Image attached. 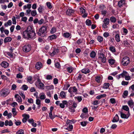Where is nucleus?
Instances as JSON below:
<instances>
[{"label":"nucleus","instance_id":"21","mask_svg":"<svg viewBox=\"0 0 134 134\" xmlns=\"http://www.w3.org/2000/svg\"><path fill=\"white\" fill-rule=\"evenodd\" d=\"M40 98L41 100H43L45 99L46 98V96L45 93L44 92H41L39 94Z\"/></svg>","mask_w":134,"mask_h":134},{"label":"nucleus","instance_id":"32","mask_svg":"<svg viewBox=\"0 0 134 134\" xmlns=\"http://www.w3.org/2000/svg\"><path fill=\"white\" fill-rule=\"evenodd\" d=\"M46 89L48 90H53L54 88V86L52 85H50L49 86H46Z\"/></svg>","mask_w":134,"mask_h":134},{"label":"nucleus","instance_id":"51","mask_svg":"<svg viewBox=\"0 0 134 134\" xmlns=\"http://www.w3.org/2000/svg\"><path fill=\"white\" fill-rule=\"evenodd\" d=\"M69 86L70 85L69 84H66L64 85V87L63 88V90H67Z\"/></svg>","mask_w":134,"mask_h":134},{"label":"nucleus","instance_id":"24","mask_svg":"<svg viewBox=\"0 0 134 134\" xmlns=\"http://www.w3.org/2000/svg\"><path fill=\"white\" fill-rule=\"evenodd\" d=\"M125 4V1L124 0H121L118 2V5L119 7H120L123 6Z\"/></svg>","mask_w":134,"mask_h":134},{"label":"nucleus","instance_id":"61","mask_svg":"<svg viewBox=\"0 0 134 134\" xmlns=\"http://www.w3.org/2000/svg\"><path fill=\"white\" fill-rule=\"evenodd\" d=\"M46 5L47 7L49 9H51L52 7V5L49 2H48L46 3Z\"/></svg>","mask_w":134,"mask_h":134},{"label":"nucleus","instance_id":"63","mask_svg":"<svg viewBox=\"0 0 134 134\" xmlns=\"http://www.w3.org/2000/svg\"><path fill=\"white\" fill-rule=\"evenodd\" d=\"M55 66L57 68L59 69L60 67V63L58 62L56 63L55 64Z\"/></svg>","mask_w":134,"mask_h":134},{"label":"nucleus","instance_id":"31","mask_svg":"<svg viewBox=\"0 0 134 134\" xmlns=\"http://www.w3.org/2000/svg\"><path fill=\"white\" fill-rule=\"evenodd\" d=\"M88 116V113H83L82 114L80 115V117L82 118H87Z\"/></svg>","mask_w":134,"mask_h":134},{"label":"nucleus","instance_id":"44","mask_svg":"<svg viewBox=\"0 0 134 134\" xmlns=\"http://www.w3.org/2000/svg\"><path fill=\"white\" fill-rule=\"evenodd\" d=\"M105 8V6L103 4H100L99 6V8L102 10H103Z\"/></svg>","mask_w":134,"mask_h":134},{"label":"nucleus","instance_id":"52","mask_svg":"<svg viewBox=\"0 0 134 134\" xmlns=\"http://www.w3.org/2000/svg\"><path fill=\"white\" fill-rule=\"evenodd\" d=\"M124 43L125 46L126 47H128L130 46V44L127 40L124 41Z\"/></svg>","mask_w":134,"mask_h":134},{"label":"nucleus","instance_id":"48","mask_svg":"<svg viewBox=\"0 0 134 134\" xmlns=\"http://www.w3.org/2000/svg\"><path fill=\"white\" fill-rule=\"evenodd\" d=\"M31 10L30 9H28L27 10L25 13L26 15H29L30 14H31Z\"/></svg>","mask_w":134,"mask_h":134},{"label":"nucleus","instance_id":"5","mask_svg":"<svg viewBox=\"0 0 134 134\" xmlns=\"http://www.w3.org/2000/svg\"><path fill=\"white\" fill-rule=\"evenodd\" d=\"M130 62V59L129 58L126 56L124 57L121 60V63L124 66L127 65L129 64Z\"/></svg>","mask_w":134,"mask_h":134},{"label":"nucleus","instance_id":"19","mask_svg":"<svg viewBox=\"0 0 134 134\" xmlns=\"http://www.w3.org/2000/svg\"><path fill=\"white\" fill-rule=\"evenodd\" d=\"M26 80L28 82L31 84L34 81L33 80L32 77L31 76H27L26 77Z\"/></svg>","mask_w":134,"mask_h":134},{"label":"nucleus","instance_id":"41","mask_svg":"<svg viewBox=\"0 0 134 134\" xmlns=\"http://www.w3.org/2000/svg\"><path fill=\"white\" fill-rule=\"evenodd\" d=\"M74 98L75 100H76L79 102H80L82 100V97L81 96L75 97Z\"/></svg>","mask_w":134,"mask_h":134},{"label":"nucleus","instance_id":"56","mask_svg":"<svg viewBox=\"0 0 134 134\" xmlns=\"http://www.w3.org/2000/svg\"><path fill=\"white\" fill-rule=\"evenodd\" d=\"M97 39L99 42H101L103 41V37L101 36H98L97 37Z\"/></svg>","mask_w":134,"mask_h":134},{"label":"nucleus","instance_id":"27","mask_svg":"<svg viewBox=\"0 0 134 134\" xmlns=\"http://www.w3.org/2000/svg\"><path fill=\"white\" fill-rule=\"evenodd\" d=\"M12 112L13 114V116L14 117L17 114V112L16 111L15 108H12Z\"/></svg>","mask_w":134,"mask_h":134},{"label":"nucleus","instance_id":"46","mask_svg":"<svg viewBox=\"0 0 134 134\" xmlns=\"http://www.w3.org/2000/svg\"><path fill=\"white\" fill-rule=\"evenodd\" d=\"M122 108L126 111H129V108L127 105L123 106L122 107Z\"/></svg>","mask_w":134,"mask_h":134},{"label":"nucleus","instance_id":"58","mask_svg":"<svg viewBox=\"0 0 134 134\" xmlns=\"http://www.w3.org/2000/svg\"><path fill=\"white\" fill-rule=\"evenodd\" d=\"M24 132V130L22 129H20L18 130L16 132V134H23Z\"/></svg>","mask_w":134,"mask_h":134},{"label":"nucleus","instance_id":"36","mask_svg":"<svg viewBox=\"0 0 134 134\" xmlns=\"http://www.w3.org/2000/svg\"><path fill=\"white\" fill-rule=\"evenodd\" d=\"M60 96L63 98H65L66 96V94L63 91H62L60 94Z\"/></svg>","mask_w":134,"mask_h":134},{"label":"nucleus","instance_id":"54","mask_svg":"<svg viewBox=\"0 0 134 134\" xmlns=\"http://www.w3.org/2000/svg\"><path fill=\"white\" fill-rule=\"evenodd\" d=\"M23 76L21 75V74L19 73L17 74L16 75V77L18 79H22L23 78Z\"/></svg>","mask_w":134,"mask_h":134},{"label":"nucleus","instance_id":"62","mask_svg":"<svg viewBox=\"0 0 134 134\" xmlns=\"http://www.w3.org/2000/svg\"><path fill=\"white\" fill-rule=\"evenodd\" d=\"M80 12L82 14H84L85 12V10L82 7H81L80 9Z\"/></svg>","mask_w":134,"mask_h":134},{"label":"nucleus","instance_id":"11","mask_svg":"<svg viewBox=\"0 0 134 134\" xmlns=\"http://www.w3.org/2000/svg\"><path fill=\"white\" fill-rule=\"evenodd\" d=\"M120 113L121 117L124 119H128L130 115L129 111H128L127 115L123 113L122 112H120Z\"/></svg>","mask_w":134,"mask_h":134},{"label":"nucleus","instance_id":"64","mask_svg":"<svg viewBox=\"0 0 134 134\" xmlns=\"http://www.w3.org/2000/svg\"><path fill=\"white\" fill-rule=\"evenodd\" d=\"M125 79L126 80L129 81L131 80V77L129 75H127L125 77Z\"/></svg>","mask_w":134,"mask_h":134},{"label":"nucleus","instance_id":"7","mask_svg":"<svg viewBox=\"0 0 134 134\" xmlns=\"http://www.w3.org/2000/svg\"><path fill=\"white\" fill-rule=\"evenodd\" d=\"M77 81H83L85 80V75L82 74H79L75 76Z\"/></svg>","mask_w":134,"mask_h":134},{"label":"nucleus","instance_id":"15","mask_svg":"<svg viewBox=\"0 0 134 134\" xmlns=\"http://www.w3.org/2000/svg\"><path fill=\"white\" fill-rule=\"evenodd\" d=\"M35 68L37 70H40L42 67V64L40 62H38L35 65Z\"/></svg>","mask_w":134,"mask_h":134},{"label":"nucleus","instance_id":"1","mask_svg":"<svg viewBox=\"0 0 134 134\" xmlns=\"http://www.w3.org/2000/svg\"><path fill=\"white\" fill-rule=\"evenodd\" d=\"M23 37L26 39L30 38L34 39L35 38L36 34L33 29L31 26H29L22 34Z\"/></svg>","mask_w":134,"mask_h":134},{"label":"nucleus","instance_id":"22","mask_svg":"<svg viewBox=\"0 0 134 134\" xmlns=\"http://www.w3.org/2000/svg\"><path fill=\"white\" fill-rule=\"evenodd\" d=\"M127 103L128 105L131 108H132L134 106V102L131 99L128 101Z\"/></svg>","mask_w":134,"mask_h":134},{"label":"nucleus","instance_id":"20","mask_svg":"<svg viewBox=\"0 0 134 134\" xmlns=\"http://www.w3.org/2000/svg\"><path fill=\"white\" fill-rule=\"evenodd\" d=\"M81 71L83 73L87 74L90 72V70L88 68H85L82 70Z\"/></svg>","mask_w":134,"mask_h":134},{"label":"nucleus","instance_id":"23","mask_svg":"<svg viewBox=\"0 0 134 134\" xmlns=\"http://www.w3.org/2000/svg\"><path fill=\"white\" fill-rule=\"evenodd\" d=\"M119 117L118 115L116 114L115 116L113 118L112 121L113 122H117L119 120Z\"/></svg>","mask_w":134,"mask_h":134},{"label":"nucleus","instance_id":"45","mask_svg":"<svg viewBox=\"0 0 134 134\" xmlns=\"http://www.w3.org/2000/svg\"><path fill=\"white\" fill-rule=\"evenodd\" d=\"M49 116L50 118L52 120L53 119L55 118V116H54V115H53L52 112H49Z\"/></svg>","mask_w":134,"mask_h":134},{"label":"nucleus","instance_id":"30","mask_svg":"<svg viewBox=\"0 0 134 134\" xmlns=\"http://www.w3.org/2000/svg\"><path fill=\"white\" fill-rule=\"evenodd\" d=\"M109 49L110 51L113 53H114L116 51L115 47L113 46L110 47L109 48Z\"/></svg>","mask_w":134,"mask_h":134},{"label":"nucleus","instance_id":"25","mask_svg":"<svg viewBox=\"0 0 134 134\" xmlns=\"http://www.w3.org/2000/svg\"><path fill=\"white\" fill-rule=\"evenodd\" d=\"M12 24V21L11 20H8L7 22L4 24V26L5 27H7L8 26H10Z\"/></svg>","mask_w":134,"mask_h":134},{"label":"nucleus","instance_id":"35","mask_svg":"<svg viewBox=\"0 0 134 134\" xmlns=\"http://www.w3.org/2000/svg\"><path fill=\"white\" fill-rule=\"evenodd\" d=\"M74 68L71 66L68 67L67 68L68 71L69 73L72 72L74 70Z\"/></svg>","mask_w":134,"mask_h":134},{"label":"nucleus","instance_id":"4","mask_svg":"<svg viewBox=\"0 0 134 134\" xmlns=\"http://www.w3.org/2000/svg\"><path fill=\"white\" fill-rule=\"evenodd\" d=\"M35 85L37 88L40 89H44V85L40 79H38L35 82Z\"/></svg>","mask_w":134,"mask_h":134},{"label":"nucleus","instance_id":"57","mask_svg":"<svg viewBox=\"0 0 134 134\" xmlns=\"http://www.w3.org/2000/svg\"><path fill=\"white\" fill-rule=\"evenodd\" d=\"M14 120L15 121L14 122L16 126H19L21 124V122L19 121V120L16 121L15 119H14Z\"/></svg>","mask_w":134,"mask_h":134},{"label":"nucleus","instance_id":"8","mask_svg":"<svg viewBox=\"0 0 134 134\" xmlns=\"http://www.w3.org/2000/svg\"><path fill=\"white\" fill-rule=\"evenodd\" d=\"M31 47L30 44L25 45L23 48V51L25 52H27L31 50Z\"/></svg>","mask_w":134,"mask_h":134},{"label":"nucleus","instance_id":"53","mask_svg":"<svg viewBox=\"0 0 134 134\" xmlns=\"http://www.w3.org/2000/svg\"><path fill=\"white\" fill-rule=\"evenodd\" d=\"M56 31V29L55 27H53L50 31L51 33L52 34L54 33Z\"/></svg>","mask_w":134,"mask_h":134},{"label":"nucleus","instance_id":"14","mask_svg":"<svg viewBox=\"0 0 134 134\" xmlns=\"http://www.w3.org/2000/svg\"><path fill=\"white\" fill-rule=\"evenodd\" d=\"M15 97L16 99V101L19 103H21L22 101L21 97L18 94H16L15 96Z\"/></svg>","mask_w":134,"mask_h":134},{"label":"nucleus","instance_id":"38","mask_svg":"<svg viewBox=\"0 0 134 134\" xmlns=\"http://www.w3.org/2000/svg\"><path fill=\"white\" fill-rule=\"evenodd\" d=\"M86 25L88 26H90L92 24V22L90 20L87 19L86 21Z\"/></svg>","mask_w":134,"mask_h":134},{"label":"nucleus","instance_id":"3","mask_svg":"<svg viewBox=\"0 0 134 134\" xmlns=\"http://www.w3.org/2000/svg\"><path fill=\"white\" fill-rule=\"evenodd\" d=\"M98 62L102 65V63H105L106 62V59L103 53H101L99 54L98 57Z\"/></svg>","mask_w":134,"mask_h":134},{"label":"nucleus","instance_id":"55","mask_svg":"<svg viewBox=\"0 0 134 134\" xmlns=\"http://www.w3.org/2000/svg\"><path fill=\"white\" fill-rule=\"evenodd\" d=\"M129 83V82L128 81H123L121 82V84L122 85L125 86L127 85Z\"/></svg>","mask_w":134,"mask_h":134},{"label":"nucleus","instance_id":"49","mask_svg":"<svg viewBox=\"0 0 134 134\" xmlns=\"http://www.w3.org/2000/svg\"><path fill=\"white\" fill-rule=\"evenodd\" d=\"M28 88L27 86L25 85H23L21 87V89L24 91L26 90Z\"/></svg>","mask_w":134,"mask_h":134},{"label":"nucleus","instance_id":"33","mask_svg":"<svg viewBox=\"0 0 134 134\" xmlns=\"http://www.w3.org/2000/svg\"><path fill=\"white\" fill-rule=\"evenodd\" d=\"M37 9L39 13H42L44 9H43V6H42L41 5H40Z\"/></svg>","mask_w":134,"mask_h":134},{"label":"nucleus","instance_id":"12","mask_svg":"<svg viewBox=\"0 0 134 134\" xmlns=\"http://www.w3.org/2000/svg\"><path fill=\"white\" fill-rule=\"evenodd\" d=\"M77 91V89L75 87L73 86L70 87L68 90V91L70 93L72 92H76Z\"/></svg>","mask_w":134,"mask_h":134},{"label":"nucleus","instance_id":"10","mask_svg":"<svg viewBox=\"0 0 134 134\" xmlns=\"http://www.w3.org/2000/svg\"><path fill=\"white\" fill-rule=\"evenodd\" d=\"M128 75H129V73L127 71L123 70L122 73L116 76V78L119 79L120 78L125 77Z\"/></svg>","mask_w":134,"mask_h":134},{"label":"nucleus","instance_id":"59","mask_svg":"<svg viewBox=\"0 0 134 134\" xmlns=\"http://www.w3.org/2000/svg\"><path fill=\"white\" fill-rule=\"evenodd\" d=\"M12 20L13 21V24L15 25L16 24V19L15 17L13 16L12 18Z\"/></svg>","mask_w":134,"mask_h":134},{"label":"nucleus","instance_id":"43","mask_svg":"<svg viewBox=\"0 0 134 134\" xmlns=\"http://www.w3.org/2000/svg\"><path fill=\"white\" fill-rule=\"evenodd\" d=\"M49 37L50 40H53L55 39L57 37V36L56 35L54 34L49 36Z\"/></svg>","mask_w":134,"mask_h":134},{"label":"nucleus","instance_id":"28","mask_svg":"<svg viewBox=\"0 0 134 134\" xmlns=\"http://www.w3.org/2000/svg\"><path fill=\"white\" fill-rule=\"evenodd\" d=\"M12 38L10 37H7L5 38L4 40V43H6V42H9L11 41Z\"/></svg>","mask_w":134,"mask_h":134},{"label":"nucleus","instance_id":"13","mask_svg":"<svg viewBox=\"0 0 134 134\" xmlns=\"http://www.w3.org/2000/svg\"><path fill=\"white\" fill-rule=\"evenodd\" d=\"M68 104V102L66 101L63 100L60 103L59 106L61 108H64L65 107V105H67Z\"/></svg>","mask_w":134,"mask_h":134},{"label":"nucleus","instance_id":"29","mask_svg":"<svg viewBox=\"0 0 134 134\" xmlns=\"http://www.w3.org/2000/svg\"><path fill=\"white\" fill-rule=\"evenodd\" d=\"M31 15L32 16H35L37 15V11L36 10H31Z\"/></svg>","mask_w":134,"mask_h":134},{"label":"nucleus","instance_id":"18","mask_svg":"<svg viewBox=\"0 0 134 134\" xmlns=\"http://www.w3.org/2000/svg\"><path fill=\"white\" fill-rule=\"evenodd\" d=\"M0 65L4 68H6L8 66L9 64L6 61H3L1 63Z\"/></svg>","mask_w":134,"mask_h":134},{"label":"nucleus","instance_id":"60","mask_svg":"<svg viewBox=\"0 0 134 134\" xmlns=\"http://www.w3.org/2000/svg\"><path fill=\"white\" fill-rule=\"evenodd\" d=\"M37 7V4L36 3H34L32 5V8L33 10H35Z\"/></svg>","mask_w":134,"mask_h":134},{"label":"nucleus","instance_id":"16","mask_svg":"<svg viewBox=\"0 0 134 134\" xmlns=\"http://www.w3.org/2000/svg\"><path fill=\"white\" fill-rule=\"evenodd\" d=\"M102 78L101 76H97L95 77V81L98 83H100L102 81Z\"/></svg>","mask_w":134,"mask_h":134},{"label":"nucleus","instance_id":"26","mask_svg":"<svg viewBox=\"0 0 134 134\" xmlns=\"http://www.w3.org/2000/svg\"><path fill=\"white\" fill-rule=\"evenodd\" d=\"M59 50L58 49H54L53 51V52L51 54V56H53L55 54L58 53L59 52Z\"/></svg>","mask_w":134,"mask_h":134},{"label":"nucleus","instance_id":"6","mask_svg":"<svg viewBox=\"0 0 134 134\" xmlns=\"http://www.w3.org/2000/svg\"><path fill=\"white\" fill-rule=\"evenodd\" d=\"M9 90L7 89H2L0 91V96L5 97L9 93Z\"/></svg>","mask_w":134,"mask_h":134},{"label":"nucleus","instance_id":"47","mask_svg":"<svg viewBox=\"0 0 134 134\" xmlns=\"http://www.w3.org/2000/svg\"><path fill=\"white\" fill-rule=\"evenodd\" d=\"M63 36L65 38H68L70 36V34L69 32H65L63 34Z\"/></svg>","mask_w":134,"mask_h":134},{"label":"nucleus","instance_id":"34","mask_svg":"<svg viewBox=\"0 0 134 134\" xmlns=\"http://www.w3.org/2000/svg\"><path fill=\"white\" fill-rule=\"evenodd\" d=\"M106 96V95L105 94H100L97 96L96 98L97 99H99L105 97Z\"/></svg>","mask_w":134,"mask_h":134},{"label":"nucleus","instance_id":"39","mask_svg":"<svg viewBox=\"0 0 134 134\" xmlns=\"http://www.w3.org/2000/svg\"><path fill=\"white\" fill-rule=\"evenodd\" d=\"M110 86V84L109 83H105L103 85V88L104 89H108Z\"/></svg>","mask_w":134,"mask_h":134},{"label":"nucleus","instance_id":"9","mask_svg":"<svg viewBox=\"0 0 134 134\" xmlns=\"http://www.w3.org/2000/svg\"><path fill=\"white\" fill-rule=\"evenodd\" d=\"M119 33V31H114L113 32V35H115V40L118 42H119L120 41V38Z\"/></svg>","mask_w":134,"mask_h":134},{"label":"nucleus","instance_id":"37","mask_svg":"<svg viewBox=\"0 0 134 134\" xmlns=\"http://www.w3.org/2000/svg\"><path fill=\"white\" fill-rule=\"evenodd\" d=\"M104 23L108 25L109 23V19L107 18H105L103 21Z\"/></svg>","mask_w":134,"mask_h":134},{"label":"nucleus","instance_id":"2","mask_svg":"<svg viewBox=\"0 0 134 134\" xmlns=\"http://www.w3.org/2000/svg\"><path fill=\"white\" fill-rule=\"evenodd\" d=\"M47 27L45 26H42L39 29L38 34L42 37L44 36L47 33Z\"/></svg>","mask_w":134,"mask_h":134},{"label":"nucleus","instance_id":"50","mask_svg":"<svg viewBox=\"0 0 134 134\" xmlns=\"http://www.w3.org/2000/svg\"><path fill=\"white\" fill-rule=\"evenodd\" d=\"M110 20L111 22L114 23L116 21L115 18L114 17H111Z\"/></svg>","mask_w":134,"mask_h":134},{"label":"nucleus","instance_id":"17","mask_svg":"<svg viewBox=\"0 0 134 134\" xmlns=\"http://www.w3.org/2000/svg\"><path fill=\"white\" fill-rule=\"evenodd\" d=\"M74 10L71 9H69L67 10L66 13L67 15H70L74 13Z\"/></svg>","mask_w":134,"mask_h":134},{"label":"nucleus","instance_id":"42","mask_svg":"<svg viewBox=\"0 0 134 134\" xmlns=\"http://www.w3.org/2000/svg\"><path fill=\"white\" fill-rule=\"evenodd\" d=\"M96 55V53H95V52L94 51H92L90 54V57L92 58H94Z\"/></svg>","mask_w":134,"mask_h":134},{"label":"nucleus","instance_id":"40","mask_svg":"<svg viewBox=\"0 0 134 134\" xmlns=\"http://www.w3.org/2000/svg\"><path fill=\"white\" fill-rule=\"evenodd\" d=\"M115 60L111 58L108 60V62L111 65H113L115 63Z\"/></svg>","mask_w":134,"mask_h":134}]
</instances>
